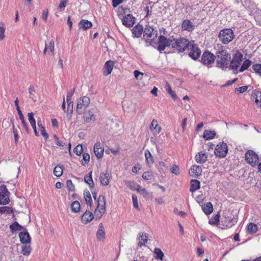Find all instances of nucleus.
<instances>
[{
  "label": "nucleus",
  "instance_id": "f257e3e1",
  "mask_svg": "<svg viewBox=\"0 0 261 261\" xmlns=\"http://www.w3.org/2000/svg\"><path fill=\"white\" fill-rule=\"evenodd\" d=\"M216 59L217 66L222 70L228 67L231 59L230 54L224 49L221 47L216 53Z\"/></svg>",
  "mask_w": 261,
  "mask_h": 261
},
{
  "label": "nucleus",
  "instance_id": "f03ea898",
  "mask_svg": "<svg viewBox=\"0 0 261 261\" xmlns=\"http://www.w3.org/2000/svg\"><path fill=\"white\" fill-rule=\"evenodd\" d=\"M190 42L184 38L174 39L173 38L171 47L178 53L184 52L189 47Z\"/></svg>",
  "mask_w": 261,
  "mask_h": 261
},
{
  "label": "nucleus",
  "instance_id": "7ed1b4c3",
  "mask_svg": "<svg viewBox=\"0 0 261 261\" xmlns=\"http://www.w3.org/2000/svg\"><path fill=\"white\" fill-rule=\"evenodd\" d=\"M143 37L146 42L153 43L158 36V31L156 29L153 27L147 25L144 30Z\"/></svg>",
  "mask_w": 261,
  "mask_h": 261
},
{
  "label": "nucleus",
  "instance_id": "20e7f679",
  "mask_svg": "<svg viewBox=\"0 0 261 261\" xmlns=\"http://www.w3.org/2000/svg\"><path fill=\"white\" fill-rule=\"evenodd\" d=\"M218 37L223 44H227L233 40L234 34L232 30L226 29L220 32Z\"/></svg>",
  "mask_w": 261,
  "mask_h": 261
},
{
  "label": "nucleus",
  "instance_id": "39448f33",
  "mask_svg": "<svg viewBox=\"0 0 261 261\" xmlns=\"http://www.w3.org/2000/svg\"><path fill=\"white\" fill-rule=\"evenodd\" d=\"M90 99L87 96H83L76 100V111L79 115L84 113L86 108L90 103Z\"/></svg>",
  "mask_w": 261,
  "mask_h": 261
},
{
  "label": "nucleus",
  "instance_id": "423d86ee",
  "mask_svg": "<svg viewBox=\"0 0 261 261\" xmlns=\"http://www.w3.org/2000/svg\"><path fill=\"white\" fill-rule=\"evenodd\" d=\"M106 212V200L102 195H100L97 199V207L95 213L98 218H100Z\"/></svg>",
  "mask_w": 261,
  "mask_h": 261
},
{
  "label": "nucleus",
  "instance_id": "0eeeda50",
  "mask_svg": "<svg viewBox=\"0 0 261 261\" xmlns=\"http://www.w3.org/2000/svg\"><path fill=\"white\" fill-rule=\"evenodd\" d=\"M215 60L216 57L213 54L208 51H205L202 55L201 62L203 65L211 67Z\"/></svg>",
  "mask_w": 261,
  "mask_h": 261
},
{
  "label": "nucleus",
  "instance_id": "6e6552de",
  "mask_svg": "<svg viewBox=\"0 0 261 261\" xmlns=\"http://www.w3.org/2000/svg\"><path fill=\"white\" fill-rule=\"evenodd\" d=\"M245 160L253 167L256 166L259 162L258 155L254 151L251 150H248L246 152Z\"/></svg>",
  "mask_w": 261,
  "mask_h": 261
},
{
  "label": "nucleus",
  "instance_id": "1a4fd4ad",
  "mask_svg": "<svg viewBox=\"0 0 261 261\" xmlns=\"http://www.w3.org/2000/svg\"><path fill=\"white\" fill-rule=\"evenodd\" d=\"M173 38H167L165 36H160L159 38L158 49L160 51H163L167 46H171Z\"/></svg>",
  "mask_w": 261,
  "mask_h": 261
},
{
  "label": "nucleus",
  "instance_id": "9d476101",
  "mask_svg": "<svg viewBox=\"0 0 261 261\" xmlns=\"http://www.w3.org/2000/svg\"><path fill=\"white\" fill-rule=\"evenodd\" d=\"M215 154L220 158H224L228 152V147L226 143L222 142L218 144L215 150Z\"/></svg>",
  "mask_w": 261,
  "mask_h": 261
},
{
  "label": "nucleus",
  "instance_id": "9b49d317",
  "mask_svg": "<svg viewBox=\"0 0 261 261\" xmlns=\"http://www.w3.org/2000/svg\"><path fill=\"white\" fill-rule=\"evenodd\" d=\"M242 59L243 55L237 51L230 62V68L233 70H237L242 61Z\"/></svg>",
  "mask_w": 261,
  "mask_h": 261
},
{
  "label": "nucleus",
  "instance_id": "f8f14e48",
  "mask_svg": "<svg viewBox=\"0 0 261 261\" xmlns=\"http://www.w3.org/2000/svg\"><path fill=\"white\" fill-rule=\"evenodd\" d=\"M1 192H0V204L6 205L9 203L10 192L7 189L5 185L1 186Z\"/></svg>",
  "mask_w": 261,
  "mask_h": 261
},
{
  "label": "nucleus",
  "instance_id": "ddd939ff",
  "mask_svg": "<svg viewBox=\"0 0 261 261\" xmlns=\"http://www.w3.org/2000/svg\"><path fill=\"white\" fill-rule=\"evenodd\" d=\"M189 47H190V51L189 53V56L192 59L196 60L199 58L201 55L200 49L196 45L192 44V42H191Z\"/></svg>",
  "mask_w": 261,
  "mask_h": 261
},
{
  "label": "nucleus",
  "instance_id": "4468645a",
  "mask_svg": "<svg viewBox=\"0 0 261 261\" xmlns=\"http://www.w3.org/2000/svg\"><path fill=\"white\" fill-rule=\"evenodd\" d=\"M135 18L130 14L124 16L122 19L123 25L126 27L130 28L133 26L135 23Z\"/></svg>",
  "mask_w": 261,
  "mask_h": 261
},
{
  "label": "nucleus",
  "instance_id": "2eb2a0df",
  "mask_svg": "<svg viewBox=\"0 0 261 261\" xmlns=\"http://www.w3.org/2000/svg\"><path fill=\"white\" fill-rule=\"evenodd\" d=\"M111 178L110 172L107 171L106 172L101 173L99 177L101 184L103 186H108L109 184Z\"/></svg>",
  "mask_w": 261,
  "mask_h": 261
},
{
  "label": "nucleus",
  "instance_id": "dca6fc26",
  "mask_svg": "<svg viewBox=\"0 0 261 261\" xmlns=\"http://www.w3.org/2000/svg\"><path fill=\"white\" fill-rule=\"evenodd\" d=\"M114 64V62L111 60L108 61L105 63L103 69V74L105 76H107L112 72Z\"/></svg>",
  "mask_w": 261,
  "mask_h": 261
},
{
  "label": "nucleus",
  "instance_id": "f3484780",
  "mask_svg": "<svg viewBox=\"0 0 261 261\" xmlns=\"http://www.w3.org/2000/svg\"><path fill=\"white\" fill-rule=\"evenodd\" d=\"M104 149L102 147V144L100 142H97L94 146V152L98 159H100L103 154Z\"/></svg>",
  "mask_w": 261,
  "mask_h": 261
},
{
  "label": "nucleus",
  "instance_id": "a211bd4d",
  "mask_svg": "<svg viewBox=\"0 0 261 261\" xmlns=\"http://www.w3.org/2000/svg\"><path fill=\"white\" fill-rule=\"evenodd\" d=\"M202 173V168L200 166L193 165L191 166L189 173L192 177H196L200 176Z\"/></svg>",
  "mask_w": 261,
  "mask_h": 261
},
{
  "label": "nucleus",
  "instance_id": "6ab92c4d",
  "mask_svg": "<svg viewBox=\"0 0 261 261\" xmlns=\"http://www.w3.org/2000/svg\"><path fill=\"white\" fill-rule=\"evenodd\" d=\"M96 238L99 241H103L106 238V232L102 224L101 223L98 225L96 232Z\"/></svg>",
  "mask_w": 261,
  "mask_h": 261
},
{
  "label": "nucleus",
  "instance_id": "aec40b11",
  "mask_svg": "<svg viewBox=\"0 0 261 261\" xmlns=\"http://www.w3.org/2000/svg\"><path fill=\"white\" fill-rule=\"evenodd\" d=\"M207 154L203 151L199 152L195 156V160L197 163L203 164L207 160Z\"/></svg>",
  "mask_w": 261,
  "mask_h": 261
},
{
  "label": "nucleus",
  "instance_id": "412c9836",
  "mask_svg": "<svg viewBox=\"0 0 261 261\" xmlns=\"http://www.w3.org/2000/svg\"><path fill=\"white\" fill-rule=\"evenodd\" d=\"M19 237L21 243L22 244H27L31 242V237L26 229L23 230V232L19 233Z\"/></svg>",
  "mask_w": 261,
  "mask_h": 261
},
{
  "label": "nucleus",
  "instance_id": "4be33fe9",
  "mask_svg": "<svg viewBox=\"0 0 261 261\" xmlns=\"http://www.w3.org/2000/svg\"><path fill=\"white\" fill-rule=\"evenodd\" d=\"M93 219V214L89 211H86L81 217V220L83 223L87 224Z\"/></svg>",
  "mask_w": 261,
  "mask_h": 261
},
{
  "label": "nucleus",
  "instance_id": "5701e85b",
  "mask_svg": "<svg viewBox=\"0 0 261 261\" xmlns=\"http://www.w3.org/2000/svg\"><path fill=\"white\" fill-rule=\"evenodd\" d=\"M133 36L134 37H140L143 31V28L141 25L137 24L132 30Z\"/></svg>",
  "mask_w": 261,
  "mask_h": 261
},
{
  "label": "nucleus",
  "instance_id": "b1692460",
  "mask_svg": "<svg viewBox=\"0 0 261 261\" xmlns=\"http://www.w3.org/2000/svg\"><path fill=\"white\" fill-rule=\"evenodd\" d=\"M181 28L182 30L191 32L194 29V25L189 19H186L183 21Z\"/></svg>",
  "mask_w": 261,
  "mask_h": 261
},
{
  "label": "nucleus",
  "instance_id": "393cba45",
  "mask_svg": "<svg viewBox=\"0 0 261 261\" xmlns=\"http://www.w3.org/2000/svg\"><path fill=\"white\" fill-rule=\"evenodd\" d=\"M79 28L84 30L90 28L92 26L91 22L86 19H82L79 24Z\"/></svg>",
  "mask_w": 261,
  "mask_h": 261
},
{
  "label": "nucleus",
  "instance_id": "a878e982",
  "mask_svg": "<svg viewBox=\"0 0 261 261\" xmlns=\"http://www.w3.org/2000/svg\"><path fill=\"white\" fill-rule=\"evenodd\" d=\"M9 228L11 231L14 233L18 230H25V228L18 224L16 221L10 225Z\"/></svg>",
  "mask_w": 261,
  "mask_h": 261
},
{
  "label": "nucleus",
  "instance_id": "bb28decb",
  "mask_svg": "<svg viewBox=\"0 0 261 261\" xmlns=\"http://www.w3.org/2000/svg\"><path fill=\"white\" fill-rule=\"evenodd\" d=\"M84 121L87 122L94 121L95 120V118L94 116L93 112L90 110H88L85 112L84 115Z\"/></svg>",
  "mask_w": 261,
  "mask_h": 261
},
{
  "label": "nucleus",
  "instance_id": "cd10ccee",
  "mask_svg": "<svg viewBox=\"0 0 261 261\" xmlns=\"http://www.w3.org/2000/svg\"><path fill=\"white\" fill-rule=\"evenodd\" d=\"M139 235L140 240L139 241L138 245L140 247H142L143 246L145 245V243L147 241L148 234L146 233L144 234L143 232H140Z\"/></svg>",
  "mask_w": 261,
  "mask_h": 261
},
{
  "label": "nucleus",
  "instance_id": "c85d7f7f",
  "mask_svg": "<svg viewBox=\"0 0 261 261\" xmlns=\"http://www.w3.org/2000/svg\"><path fill=\"white\" fill-rule=\"evenodd\" d=\"M200 187V183L197 180L192 179L191 180V185L190 191L191 192H194L198 190Z\"/></svg>",
  "mask_w": 261,
  "mask_h": 261
},
{
  "label": "nucleus",
  "instance_id": "c756f323",
  "mask_svg": "<svg viewBox=\"0 0 261 261\" xmlns=\"http://www.w3.org/2000/svg\"><path fill=\"white\" fill-rule=\"evenodd\" d=\"M202 208L206 215L211 214L213 211V206L210 202H207L206 205L202 206Z\"/></svg>",
  "mask_w": 261,
  "mask_h": 261
},
{
  "label": "nucleus",
  "instance_id": "7c9ffc66",
  "mask_svg": "<svg viewBox=\"0 0 261 261\" xmlns=\"http://www.w3.org/2000/svg\"><path fill=\"white\" fill-rule=\"evenodd\" d=\"M29 93V98L34 102L36 101V96L35 95L36 91L33 85H30L28 89Z\"/></svg>",
  "mask_w": 261,
  "mask_h": 261
},
{
  "label": "nucleus",
  "instance_id": "2f4dec72",
  "mask_svg": "<svg viewBox=\"0 0 261 261\" xmlns=\"http://www.w3.org/2000/svg\"><path fill=\"white\" fill-rule=\"evenodd\" d=\"M144 155L147 164L149 165L152 164L153 163V156L148 149H147L145 151Z\"/></svg>",
  "mask_w": 261,
  "mask_h": 261
},
{
  "label": "nucleus",
  "instance_id": "473e14b6",
  "mask_svg": "<svg viewBox=\"0 0 261 261\" xmlns=\"http://www.w3.org/2000/svg\"><path fill=\"white\" fill-rule=\"evenodd\" d=\"M84 181L87 183L90 187L92 188L94 186V182L92 178V171H91L88 175H86L84 177Z\"/></svg>",
  "mask_w": 261,
  "mask_h": 261
},
{
  "label": "nucleus",
  "instance_id": "72a5a7b5",
  "mask_svg": "<svg viewBox=\"0 0 261 261\" xmlns=\"http://www.w3.org/2000/svg\"><path fill=\"white\" fill-rule=\"evenodd\" d=\"M257 226L253 223H250L247 226V231L249 233H254L257 232Z\"/></svg>",
  "mask_w": 261,
  "mask_h": 261
},
{
  "label": "nucleus",
  "instance_id": "f704fd0d",
  "mask_svg": "<svg viewBox=\"0 0 261 261\" xmlns=\"http://www.w3.org/2000/svg\"><path fill=\"white\" fill-rule=\"evenodd\" d=\"M81 205L78 201H74L71 204V209L72 212L77 213L80 211Z\"/></svg>",
  "mask_w": 261,
  "mask_h": 261
},
{
  "label": "nucleus",
  "instance_id": "c9c22d12",
  "mask_svg": "<svg viewBox=\"0 0 261 261\" xmlns=\"http://www.w3.org/2000/svg\"><path fill=\"white\" fill-rule=\"evenodd\" d=\"M73 103L67 104V108L66 110V116L68 121H70L72 117L73 113Z\"/></svg>",
  "mask_w": 261,
  "mask_h": 261
},
{
  "label": "nucleus",
  "instance_id": "e433bc0d",
  "mask_svg": "<svg viewBox=\"0 0 261 261\" xmlns=\"http://www.w3.org/2000/svg\"><path fill=\"white\" fill-rule=\"evenodd\" d=\"M32 251L30 245H23L21 247V253L24 255H29Z\"/></svg>",
  "mask_w": 261,
  "mask_h": 261
},
{
  "label": "nucleus",
  "instance_id": "4c0bfd02",
  "mask_svg": "<svg viewBox=\"0 0 261 261\" xmlns=\"http://www.w3.org/2000/svg\"><path fill=\"white\" fill-rule=\"evenodd\" d=\"M216 135L214 131L205 130L203 134V138L206 140H210L213 139Z\"/></svg>",
  "mask_w": 261,
  "mask_h": 261
},
{
  "label": "nucleus",
  "instance_id": "58836bf2",
  "mask_svg": "<svg viewBox=\"0 0 261 261\" xmlns=\"http://www.w3.org/2000/svg\"><path fill=\"white\" fill-rule=\"evenodd\" d=\"M45 47H47V50L51 53L52 54H54L55 50V42L53 40H50L48 44L45 43Z\"/></svg>",
  "mask_w": 261,
  "mask_h": 261
},
{
  "label": "nucleus",
  "instance_id": "ea45409f",
  "mask_svg": "<svg viewBox=\"0 0 261 261\" xmlns=\"http://www.w3.org/2000/svg\"><path fill=\"white\" fill-rule=\"evenodd\" d=\"M251 61L248 59L246 60L243 65L241 66L240 69H239L240 72H242L245 70L247 69L251 65Z\"/></svg>",
  "mask_w": 261,
  "mask_h": 261
},
{
  "label": "nucleus",
  "instance_id": "a19ab883",
  "mask_svg": "<svg viewBox=\"0 0 261 261\" xmlns=\"http://www.w3.org/2000/svg\"><path fill=\"white\" fill-rule=\"evenodd\" d=\"M220 217V215L219 213L214 217L212 218L210 220H209V224L211 225H217L218 224L219 222V218Z\"/></svg>",
  "mask_w": 261,
  "mask_h": 261
},
{
  "label": "nucleus",
  "instance_id": "79ce46f5",
  "mask_svg": "<svg viewBox=\"0 0 261 261\" xmlns=\"http://www.w3.org/2000/svg\"><path fill=\"white\" fill-rule=\"evenodd\" d=\"M13 212V210L12 207L9 206H5L0 207V214H11Z\"/></svg>",
  "mask_w": 261,
  "mask_h": 261
},
{
  "label": "nucleus",
  "instance_id": "37998d69",
  "mask_svg": "<svg viewBox=\"0 0 261 261\" xmlns=\"http://www.w3.org/2000/svg\"><path fill=\"white\" fill-rule=\"evenodd\" d=\"M153 253L155 255L154 256L155 258L160 259L161 260L163 259V257L164 256V253L160 249H159L158 248H155L154 249Z\"/></svg>",
  "mask_w": 261,
  "mask_h": 261
},
{
  "label": "nucleus",
  "instance_id": "c03bdc74",
  "mask_svg": "<svg viewBox=\"0 0 261 261\" xmlns=\"http://www.w3.org/2000/svg\"><path fill=\"white\" fill-rule=\"evenodd\" d=\"M84 199L87 204L91 206L92 198L89 191H85L84 192Z\"/></svg>",
  "mask_w": 261,
  "mask_h": 261
},
{
  "label": "nucleus",
  "instance_id": "a18cd8bd",
  "mask_svg": "<svg viewBox=\"0 0 261 261\" xmlns=\"http://www.w3.org/2000/svg\"><path fill=\"white\" fill-rule=\"evenodd\" d=\"M54 173L57 177L61 176L63 174L62 168L59 165L56 166L54 168Z\"/></svg>",
  "mask_w": 261,
  "mask_h": 261
},
{
  "label": "nucleus",
  "instance_id": "49530a36",
  "mask_svg": "<svg viewBox=\"0 0 261 261\" xmlns=\"http://www.w3.org/2000/svg\"><path fill=\"white\" fill-rule=\"evenodd\" d=\"M166 89L174 99H176L177 98L175 93L172 90L171 86L168 83L166 84Z\"/></svg>",
  "mask_w": 261,
  "mask_h": 261
},
{
  "label": "nucleus",
  "instance_id": "de8ad7c7",
  "mask_svg": "<svg viewBox=\"0 0 261 261\" xmlns=\"http://www.w3.org/2000/svg\"><path fill=\"white\" fill-rule=\"evenodd\" d=\"M254 72L261 76V64H255L252 66Z\"/></svg>",
  "mask_w": 261,
  "mask_h": 261
},
{
  "label": "nucleus",
  "instance_id": "09e8293b",
  "mask_svg": "<svg viewBox=\"0 0 261 261\" xmlns=\"http://www.w3.org/2000/svg\"><path fill=\"white\" fill-rule=\"evenodd\" d=\"M5 27L3 22H0V40L5 38Z\"/></svg>",
  "mask_w": 261,
  "mask_h": 261
},
{
  "label": "nucleus",
  "instance_id": "8fccbe9b",
  "mask_svg": "<svg viewBox=\"0 0 261 261\" xmlns=\"http://www.w3.org/2000/svg\"><path fill=\"white\" fill-rule=\"evenodd\" d=\"M28 120L32 126H35L36 125V120L34 118V113L32 112L29 113L28 114Z\"/></svg>",
  "mask_w": 261,
  "mask_h": 261
},
{
  "label": "nucleus",
  "instance_id": "3c124183",
  "mask_svg": "<svg viewBox=\"0 0 261 261\" xmlns=\"http://www.w3.org/2000/svg\"><path fill=\"white\" fill-rule=\"evenodd\" d=\"M82 164L83 165H85L89 162L90 160V155L87 153H84L83 154L82 156Z\"/></svg>",
  "mask_w": 261,
  "mask_h": 261
},
{
  "label": "nucleus",
  "instance_id": "603ef678",
  "mask_svg": "<svg viewBox=\"0 0 261 261\" xmlns=\"http://www.w3.org/2000/svg\"><path fill=\"white\" fill-rule=\"evenodd\" d=\"M126 184L127 187H128L131 190H133L137 191L138 189V187L140 186L139 185L135 184L134 181H129L127 182Z\"/></svg>",
  "mask_w": 261,
  "mask_h": 261
},
{
  "label": "nucleus",
  "instance_id": "864d4df0",
  "mask_svg": "<svg viewBox=\"0 0 261 261\" xmlns=\"http://www.w3.org/2000/svg\"><path fill=\"white\" fill-rule=\"evenodd\" d=\"M137 191L140 193L144 198L148 197V193L144 188H142L141 186L138 187Z\"/></svg>",
  "mask_w": 261,
  "mask_h": 261
},
{
  "label": "nucleus",
  "instance_id": "5fc2aeb1",
  "mask_svg": "<svg viewBox=\"0 0 261 261\" xmlns=\"http://www.w3.org/2000/svg\"><path fill=\"white\" fill-rule=\"evenodd\" d=\"M142 178L146 180H150L152 177V173L151 172H145L142 176Z\"/></svg>",
  "mask_w": 261,
  "mask_h": 261
},
{
  "label": "nucleus",
  "instance_id": "6e6d98bb",
  "mask_svg": "<svg viewBox=\"0 0 261 261\" xmlns=\"http://www.w3.org/2000/svg\"><path fill=\"white\" fill-rule=\"evenodd\" d=\"M256 98L255 102L256 104H258L261 107V92L257 91L255 93Z\"/></svg>",
  "mask_w": 261,
  "mask_h": 261
},
{
  "label": "nucleus",
  "instance_id": "4d7b16f0",
  "mask_svg": "<svg viewBox=\"0 0 261 261\" xmlns=\"http://www.w3.org/2000/svg\"><path fill=\"white\" fill-rule=\"evenodd\" d=\"M74 152L77 155H80L83 151V147L81 145H77L73 149Z\"/></svg>",
  "mask_w": 261,
  "mask_h": 261
},
{
  "label": "nucleus",
  "instance_id": "13d9d810",
  "mask_svg": "<svg viewBox=\"0 0 261 261\" xmlns=\"http://www.w3.org/2000/svg\"><path fill=\"white\" fill-rule=\"evenodd\" d=\"M69 0H61L60 4L59 5V9L61 11L64 10V9L68 3Z\"/></svg>",
  "mask_w": 261,
  "mask_h": 261
},
{
  "label": "nucleus",
  "instance_id": "bf43d9fd",
  "mask_svg": "<svg viewBox=\"0 0 261 261\" xmlns=\"http://www.w3.org/2000/svg\"><path fill=\"white\" fill-rule=\"evenodd\" d=\"M66 186L69 191H73L74 190V186L70 179H68L66 181Z\"/></svg>",
  "mask_w": 261,
  "mask_h": 261
},
{
  "label": "nucleus",
  "instance_id": "052dcab7",
  "mask_svg": "<svg viewBox=\"0 0 261 261\" xmlns=\"http://www.w3.org/2000/svg\"><path fill=\"white\" fill-rule=\"evenodd\" d=\"M171 171L172 173L175 175H178L179 174L178 167L176 165H174L171 168Z\"/></svg>",
  "mask_w": 261,
  "mask_h": 261
},
{
  "label": "nucleus",
  "instance_id": "680f3d73",
  "mask_svg": "<svg viewBox=\"0 0 261 261\" xmlns=\"http://www.w3.org/2000/svg\"><path fill=\"white\" fill-rule=\"evenodd\" d=\"M13 133L14 134V140L15 142L17 143L18 141V132L17 129L15 128V126L14 124H13Z\"/></svg>",
  "mask_w": 261,
  "mask_h": 261
},
{
  "label": "nucleus",
  "instance_id": "e2e57ef3",
  "mask_svg": "<svg viewBox=\"0 0 261 261\" xmlns=\"http://www.w3.org/2000/svg\"><path fill=\"white\" fill-rule=\"evenodd\" d=\"M132 200H133V205H134V207L135 208L138 209L139 205H138V199H137V196L135 195H132Z\"/></svg>",
  "mask_w": 261,
  "mask_h": 261
},
{
  "label": "nucleus",
  "instance_id": "0e129e2a",
  "mask_svg": "<svg viewBox=\"0 0 261 261\" xmlns=\"http://www.w3.org/2000/svg\"><path fill=\"white\" fill-rule=\"evenodd\" d=\"M248 88V87L247 86H242V87L237 88L236 89L235 91H238L239 92V93H242L244 92L245 91H246L247 90Z\"/></svg>",
  "mask_w": 261,
  "mask_h": 261
},
{
  "label": "nucleus",
  "instance_id": "69168bd1",
  "mask_svg": "<svg viewBox=\"0 0 261 261\" xmlns=\"http://www.w3.org/2000/svg\"><path fill=\"white\" fill-rule=\"evenodd\" d=\"M123 1L124 0H112V5L114 8H116L121 4Z\"/></svg>",
  "mask_w": 261,
  "mask_h": 261
},
{
  "label": "nucleus",
  "instance_id": "338daca9",
  "mask_svg": "<svg viewBox=\"0 0 261 261\" xmlns=\"http://www.w3.org/2000/svg\"><path fill=\"white\" fill-rule=\"evenodd\" d=\"M157 123H158V121L156 120H155V119H153L152 122H151V123L150 124V130H153L154 128H155V127H156V125H157Z\"/></svg>",
  "mask_w": 261,
  "mask_h": 261
},
{
  "label": "nucleus",
  "instance_id": "774afa93",
  "mask_svg": "<svg viewBox=\"0 0 261 261\" xmlns=\"http://www.w3.org/2000/svg\"><path fill=\"white\" fill-rule=\"evenodd\" d=\"M41 133L45 139H47L48 138V135L46 132L45 129L43 126H41Z\"/></svg>",
  "mask_w": 261,
  "mask_h": 261
}]
</instances>
